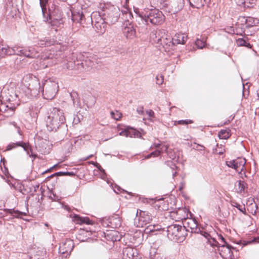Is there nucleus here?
Here are the masks:
<instances>
[{"mask_svg":"<svg viewBox=\"0 0 259 259\" xmlns=\"http://www.w3.org/2000/svg\"><path fill=\"white\" fill-rule=\"evenodd\" d=\"M238 20L241 23V24H245L246 25L247 17L245 16H240Z\"/></svg>","mask_w":259,"mask_h":259,"instance_id":"603ef678","label":"nucleus"},{"mask_svg":"<svg viewBox=\"0 0 259 259\" xmlns=\"http://www.w3.org/2000/svg\"><path fill=\"white\" fill-rule=\"evenodd\" d=\"M160 155V151L159 149H157L154 151L150 153V154L147 155L145 157V159H149L151 157H156Z\"/></svg>","mask_w":259,"mask_h":259,"instance_id":"79ce46f5","label":"nucleus"},{"mask_svg":"<svg viewBox=\"0 0 259 259\" xmlns=\"http://www.w3.org/2000/svg\"><path fill=\"white\" fill-rule=\"evenodd\" d=\"M123 259H141L136 249L126 247L123 249Z\"/></svg>","mask_w":259,"mask_h":259,"instance_id":"a211bd4d","label":"nucleus"},{"mask_svg":"<svg viewBox=\"0 0 259 259\" xmlns=\"http://www.w3.org/2000/svg\"><path fill=\"white\" fill-rule=\"evenodd\" d=\"M21 146L22 147L24 150L27 152V154L29 155L30 157H35V155L31 154L30 155L29 153L32 152V149L30 147L29 145L27 143H25L23 142L22 141L18 142L16 143H10L7 146L6 150H10L13 148H15L16 146Z\"/></svg>","mask_w":259,"mask_h":259,"instance_id":"6ab92c4d","label":"nucleus"},{"mask_svg":"<svg viewBox=\"0 0 259 259\" xmlns=\"http://www.w3.org/2000/svg\"><path fill=\"white\" fill-rule=\"evenodd\" d=\"M236 43L238 47H245L247 48L251 49L252 45L250 44L244 38H239L236 40Z\"/></svg>","mask_w":259,"mask_h":259,"instance_id":"cd10ccee","label":"nucleus"},{"mask_svg":"<svg viewBox=\"0 0 259 259\" xmlns=\"http://www.w3.org/2000/svg\"><path fill=\"white\" fill-rule=\"evenodd\" d=\"M174 40L172 37H161L158 39L157 43L160 45L166 52H170L175 48Z\"/></svg>","mask_w":259,"mask_h":259,"instance_id":"2eb2a0df","label":"nucleus"},{"mask_svg":"<svg viewBox=\"0 0 259 259\" xmlns=\"http://www.w3.org/2000/svg\"><path fill=\"white\" fill-rule=\"evenodd\" d=\"M88 53L83 52L82 53H80L77 55L76 59L77 61H74V65L77 66V69L79 70H81L84 68L83 66V61L87 62L88 59Z\"/></svg>","mask_w":259,"mask_h":259,"instance_id":"aec40b11","label":"nucleus"},{"mask_svg":"<svg viewBox=\"0 0 259 259\" xmlns=\"http://www.w3.org/2000/svg\"><path fill=\"white\" fill-rule=\"evenodd\" d=\"M231 204L232 206L237 208L240 211L244 214H246V209L244 205L241 206L235 201H231Z\"/></svg>","mask_w":259,"mask_h":259,"instance_id":"f704fd0d","label":"nucleus"},{"mask_svg":"<svg viewBox=\"0 0 259 259\" xmlns=\"http://www.w3.org/2000/svg\"><path fill=\"white\" fill-rule=\"evenodd\" d=\"M137 111L139 114H143L144 113V108L143 107H138Z\"/></svg>","mask_w":259,"mask_h":259,"instance_id":"bf43d9fd","label":"nucleus"},{"mask_svg":"<svg viewBox=\"0 0 259 259\" xmlns=\"http://www.w3.org/2000/svg\"><path fill=\"white\" fill-rule=\"evenodd\" d=\"M12 124L15 128H17L18 130H20V127L17 126V123L15 122H13Z\"/></svg>","mask_w":259,"mask_h":259,"instance_id":"338daca9","label":"nucleus"},{"mask_svg":"<svg viewBox=\"0 0 259 259\" xmlns=\"http://www.w3.org/2000/svg\"><path fill=\"white\" fill-rule=\"evenodd\" d=\"M118 233L116 231H110L108 232L107 233H105V236L107 240H110L113 242L117 240H119L118 237L117 236Z\"/></svg>","mask_w":259,"mask_h":259,"instance_id":"c756f323","label":"nucleus"},{"mask_svg":"<svg viewBox=\"0 0 259 259\" xmlns=\"http://www.w3.org/2000/svg\"><path fill=\"white\" fill-rule=\"evenodd\" d=\"M238 188L237 192L242 193L244 192L246 189H247V184L244 181L239 180L238 181Z\"/></svg>","mask_w":259,"mask_h":259,"instance_id":"72a5a7b5","label":"nucleus"},{"mask_svg":"<svg viewBox=\"0 0 259 259\" xmlns=\"http://www.w3.org/2000/svg\"><path fill=\"white\" fill-rule=\"evenodd\" d=\"M194 144L195 145L193 147V148L194 149H195V150H197L198 151H202V150H204L205 149V147L203 145H200L198 144H196V143H194Z\"/></svg>","mask_w":259,"mask_h":259,"instance_id":"de8ad7c7","label":"nucleus"},{"mask_svg":"<svg viewBox=\"0 0 259 259\" xmlns=\"http://www.w3.org/2000/svg\"><path fill=\"white\" fill-rule=\"evenodd\" d=\"M160 229V228L159 227L158 225H150L145 228L144 233L145 234H148Z\"/></svg>","mask_w":259,"mask_h":259,"instance_id":"473e14b6","label":"nucleus"},{"mask_svg":"<svg viewBox=\"0 0 259 259\" xmlns=\"http://www.w3.org/2000/svg\"><path fill=\"white\" fill-rule=\"evenodd\" d=\"M183 227L187 230V232L191 231L192 233H199L203 234V231L198 228V223L194 219H188L185 220L183 223Z\"/></svg>","mask_w":259,"mask_h":259,"instance_id":"dca6fc26","label":"nucleus"},{"mask_svg":"<svg viewBox=\"0 0 259 259\" xmlns=\"http://www.w3.org/2000/svg\"><path fill=\"white\" fill-rule=\"evenodd\" d=\"M154 146L157 148L159 149L160 151V154L165 152L166 153V151H167L168 149V146L165 144H162L160 143L155 144Z\"/></svg>","mask_w":259,"mask_h":259,"instance_id":"4c0bfd02","label":"nucleus"},{"mask_svg":"<svg viewBox=\"0 0 259 259\" xmlns=\"http://www.w3.org/2000/svg\"><path fill=\"white\" fill-rule=\"evenodd\" d=\"M146 114L148 115L149 117H153L154 115V112L152 110H148L146 111Z\"/></svg>","mask_w":259,"mask_h":259,"instance_id":"6e6d98bb","label":"nucleus"},{"mask_svg":"<svg viewBox=\"0 0 259 259\" xmlns=\"http://www.w3.org/2000/svg\"><path fill=\"white\" fill-rule=\"evenodd\" d=\"M82 116L80 114H77L76 115H74L73 119L72 121V124L75 125L78 124L80 121L81 118H82Z\"/></svg>","mask_w":259,"mask_h":259,"instance_id":"c03bdc74","label":"nucleus"},{"mask_svg":"<svg viewBox=\"0 0 259 259\" xmlns=\"http://www.w3.org/2000/svg\"><path fill=\"white\" fill-rule=\"evenodd\" d=\"M13 1H15V0H8L7 3H8L9 5H13Z\"/></svg>","mask_w":259,"mask_h":259,"instance_id":"69168bd1","label":"nucleus"},{"mask_svg":"<svg viewBox=\"0 0 259 259\" xmlns=\"http://www.w3.org/2000/svg\"><path fill=\"white\" fill-rule=\"evenodd\" d=\"M157 5L158 7L161 8L167 7L168 0H156ZM170 5L171 7V13L176 14L180 11L184 6V0H170Z\"/></svg>","mask_w":259,"mask_h":259,"instance_id":"9b49d317","label":"nucleus"},{"mask_svg":"<svg viewBox=\"0 0 259 259\" xmlns=\"http://www.w3.org/2000/svg\"><path fill=\"white\" fill-rule=\"evenodd\" d=\"M62 110L56 107L50 109V113L46 120L48 130H68Z\"/></svg>","mask_w":259,"mask_h":259,"instance_id":"7ed1b4c3","label":"nucleus"},{"mask_svg":"<svg viewBox=\"0 0 259 259\" xmlns=\"http://www.w3.org/2000/svg\"><path fill=\"white\" fill-rule=\"evenodd\" d=\"M65 176H73L74 175V174L73 172H68V171H66V172H65Z\"/></svg>","mask_w":259,"mask_h":259,"instance_id":"0e129e2a","label":"nucleus"},{"mask_svg":"<svg viewBox=\"0 0 259 259\" xmlns=\"http://www.w3.org/2000/svg\"><path fill=\"white\" fill-rule=\"evenodd\" d=\"M102 14L109 25H112L117 22L120 15L119 8L110 3L104 5Z\"/></svg>","mask_w":259,"mask_h":259,"instance_id":"39448f33","label":"nucleus"},{"mask_svg":"<svg viewBox=\"0 0 259 259\" xmlns=\"http://www.w3.org/2000/svg\"><path fill=\"white\" fill-rule=\"evenodd\" d=\"M119 135L130 138H140L141 137V133L139 131H121Z\"/></svg>","mask_w":259,"mask_h":259,"instance_id":"4be33fe9","label":"nucleus"},{"mask_svg":"<svg viewBox=\"0 0 259 259\" xmlns=\"http://www.w3.org/2000/svg\"><path fill=\"white\" fill-rule=\"evenodd\" d=\"M246 4H249L250 5H246V6H247L248 7H252L253 5L254 4V0L247 1V3Z\"/></svg>","mask_w":259,"mask_h":259,"instance_id":"680f3d73","label":"nucleus"},{"mask_svg":"<svg viewBox=\"0 0 259 259\" xmlns=\"http://www.w3.org/2000/svg\"><path fill=\"white\" fill-rule=\"evenodd\" d=\"M226 163L228 167L232 168L237 172L241 173L244 169L246 159L244 158L238 157L235 160L227 161Z\"/></svg>","mask_w":259,"mask_h":259,"instance_id":"4468645a","label":"nucleus"},{"mask_svg":"<svg viewBox=\"0 0 259 259\" xmlns=\"http://www.w3.org/2000/svg\"><path fill=\"white\" fill-rule=\"evenodd\" d=\"M107 24L108 23L106 22H99L92 26L98 33H103L105 32Z\"/></svg>","mask_w":259,"mask_h":259,"instance_id":"393cba45","label":"nucleus"},{"mask_svg":"<svg viewBox=\"0 0 259 259\" xmlns=\"http://www.w3.org/2000/svg\"><path fill=\"white\" fill-rule=\"evenodd\" d=\"M172 39L174 41V44H175V47H176V44H181V38L177 37V34H176Z\"/></svg>","mask_w":259,"mask_h":259,"instance_id":"3c124183","label":"nucleus"},{"mask_svg":"<svg viewBox=\"0 0 259 259\" xmlns=\"http://www.w3.org/2000/svg\"><path fill=\"white\" fill-rule=\"evenodd\" d=\"M227 123V122H224L223 124H213V125H207V127H221L222 126L223 124H226ZM206 125H205L204 126V127H206Z\"/></svg>","mask_w":259,"mask_h":259,"instance_id":"13d9d810","label":"nucleus"},{"mask_svg":"<svg viewBox=\"0 0 259 259\" xmlns=\"http://www.w3.org/2000/svg\"><path fill=\"white\" fill-rule=\"evenodd\" d=\"M13 51L11 47L7 45L0 44V58L5 57L6 56L12 55Z\"/></svg>","mask_w":259,"mask_h":259,"instance_id":"5701e85b","label":"nucleus"},{"mask_svg":"<svg viewBox=\"0 0 259 259\" xmlns=\"http://www.w3.org/2000/svg\"><path fill=\"white\" fill-rule=\"evenodd\" d=\"M176 122L179 124L187 125L193 123V120L190 119L180 120L178 121H175V123Z\"/></svg>","mask_w":259,"mask_h":259,"instance_id":"49530a36","label":"nucleus"},{"mask_svg":"<svg viewBox=\"0 0 259 259\" xmlns=\"http://www.w3.org/2000/svg\"><path fill=\"white\" fill-rule=\"evenodd\" d=\"M30 259H43V258L40 257L39 254H34V255L32 254L30 256Z\"/></svg>","mask_w":259,"mask_h":259,"instance_id":"052dcab7","label":"nucleus"},{"mask_svg":"<svg viewBox=\"0 0 259 259\" xmlns=\"http://www.w3.org/2000/svg\"><path fill=\"white\" fill-rule=\"evenodd\" d=\"M6 211L7 213H9L11 214L12 216L16 218H19L21 215H26V213L25 212H23L19 210H15L14 209H7Z\"/></svg>","mask_w":259,"mask_h":259,"instance_id":"7c9ffc66","label":"nucleus"},{"mask_svg":"<svg viewBox=\"0 0 259 259\" xmlns=\"http://www.w3.org/2000/svg\"><path fill=\"white\" fill-rule=\"evenodd\" d=\"M74 248V243L71 239H66L62 242L59 248V252L62 255V257H67L70 255L71 251Z\"/></svg>","mask_w":259,"mask_h":259,"instance_id":"ddd939ff","label":"nucleus"},{"mask_svg":"<svg viewBox=\"0 0 259 259\" xmlns=\"http://www.w3.org/2000/svg\"><path fill=\"white\" fill-rule=\"evenodd\" d=\"M166 231L168 238L174 241L182 242L188 235L185 227L176 224L167 226Z\"/></svg>","mask_w":259,"mask_h":259,"instance_id":"0eeeda50","label":"nucleus"},{"mask_svg":"<svg viewBox=\"0 0 259 259\" xmlns=\"http://www.w3.org/2000/svg\"><path fill=\"white\" fill-rule=\"evenodd\" d=\"M258 23V20L255 19L252 17H247V21H246V27L247 28L251 27L256 25V24Z\"/></svg>","mask_w":259,"mask_h":259,"instance_id":"2f4dec72","label":"nucleus"},{"mask_svg":"<svg viewBox=\"0 0 259 259\" xmlns=\"http://www.w3.org/2000/svg\"><path fill=\"white\" fill-rule=\"evenodd\" d=\"M108 221L110 223V227L112 228H118L121 224L120 218L117 214L109 217Z\"/></svg>","mask_w":259,"mask_h":259,"instance_id":"412c9836","label":"nucleus"},{"mask_svg":"<svg viewBox=\"0 0 259 259\" xmlns=\"http://www.w3.org/2000/svg\"><path fill=\"white\" fill-rule=\"evenodd\" d=\"M221 241L222 242V244H220L222 248L226 247V249L227 250V251L228 252V253L229 254H231V250L232 248H233V247L231 245H230V244H228L226 242L224 238H223L222 236H221Z\"/></svg>","mask_w":259,"mask_h":259,"instance_id":"c9c22d12","label":"nucleus"},{"mask_svg":"<svg viewBox=\"0 0 259 259\" xmlns=\"http://www.w3.org/2000/svg\"><path fill=\"white\" fill-rule=\"evenodd\" d=\"M124 36L128 39H134L137 36L136 28L132 23H128L124 25L122 29Z\"/></svg>","mask_w":259,"mask_h":259,"instance_id":"f3484780","label":"nucleus"},{"mask_svg":"<svg viewBox=\"0 0 259 259\" xmlns=\"http://www.w3.org/2000/svg\"><path fill=\"white\" fill-rule=\"evenodd\" d=\"M11 96L12 99H6V102L0 101V116L9 117L14 114L16 107L18 105L16 101L17 95L14 94V96Z\"/></svg>","mask_w":259,"mask_h":259,"instance_id":"423d86ee","label":"nucleus"},{"mask_svg":"<svg viewBox=\"0 0 259 259\" xmlns=\"http://www.w3.org/2000/svg\"><path fill=\"white\" fill-rule=\"evenodd\" d=\"M49 0H39L44 21L50 24L52 28L60 27L63 24V14L59 6L52 4L47 9Z\"/></svg>","mask_w":259,"mask_h":259,"instance_id":"f257e3e1","label":"nucleus"},{"mask_svg":"<svg viewBox=\"0 0 259 259\" xmlns=\"http://www.w3.org/2000/svg\"><path fill=\"white\" fill-rule=\"evenodd\" d=\"M124 12L125 13L126 15V18H129L130 19L133 18V15L131 11H129L128 9H126V11H124Z\"/></svg>","mask_w":259,"mask_h":259,"instance_id":"864d4df0","label":"nucleus"},{"mask_svg":"<svg viewBox=\"0 0 259 259\" xmlns=\"http://www.w3.org/2000/svg\"><path fill=\"white\" fill-rule=\"evenodd\" d=\"M134 11L137 15L136 16L146 24L150 22L152 25H161L165 19V16L162 12L157 9H151L142 14L138 13V9Z\"/></svg>","mask_w":259,"mask_h":259,"instance_id":"20e7f679","label":"nucleus"},{"mask_svg":"<svg viewBox=\"0 0 259 259\" xmlns=\"http://www.w3.org/2000/svg\"><path fill=\"white\" fill-rule=\"evenodd\" d=\"M195 45L198 49H201L205 47L206 45V41L203 39H200L199 38H197L196 40H195Z\"/></svg>","mask_w":259,"mask_h":259,"instance_id":"ea45409f","label":"nucleus"},{"mask_svg":"<svg viewBox=\"0 0 259 259\" xmlns=\"http://www.w3.org/2000/svg\"><path fill=\"white\" fill-rule=\"evenodd\" d=\"M254 240L255 242H257V243H259V236H258V237L255 238L254 239Z\"/></svg>","mask_w":259,"mask_h":259,"instance_id":"774afa93","label":"nucleus"},{"mask_svg":"<svg viewBox=\"0 0 259 259\" xmlns=\"http://www.w3.org/2000/svg\"><path fill=\"white\" fill-rule=\"evenodd\" d=\"M156 83L157 84H162L163 82V76L162 75L156 76Z\"/></svg>","mask_w":259,"mask_h":259,"instance_id":"09e8293b","label":"nucleus"},{"mask_svg":"<svg viewBox=\"0 0 259 259\" xmlns=\"http://www.w3.org/2000/svg\"><path fill=\"white\" fill-rule=\"evenodd\" d=\"M49 198L52 199L53 201H58L59 200L58 196H56L54 194H51L49 196Z\"/></svg>","mask_w":259,"mask_h":259,"instance_id":"4d7b16f0","label":"nucleus"},{"mask_svg":"<svg viewBox=\"0 0 259 259\" xmlns=\"http://www.w3.org/2000/svg\"><path fill=\"white\" fill-rule=\"evenodd\" d=\"M177 37L181 38V44H184L187 40V36L184 33H178L177 34Z\"/></svg>","mask_w":259,"mask_h":259,"instance_id":"a18cd8bd","label":"nucleus"},{"mask_svg":"<svg viewBox=\"0 0 259 259\" xmlns=\"http://www.w3.org/2000/svg\"><path fill=\"white\" fill-rule=\"evenodd\" d=\"M71 12V20L74 23H79L83 27H88L89 25L98 23L99 22H106L104 17L100 12L83 13L82 10L73 9Z\"/></svg>","mask_w":259,"mask_h":259,"instance_id":"f03ea898","label":"nucleus"},{"mask_svg":"<svg viewBox=\"0 0 259 259\" xmlns=\"http://www.w3.org/2000/svg\"><path fill=\"white\" fill-rule=\"evenodd\" d=\"M55 53H50L48 56L41 57L36 61V65L37 66V69H45L57 63L56 59L55 57Z\"/></svg>","mask_w":259,"mask_h":259,"instance_id":"f8f14e48","label":"nucleus"},{"mask_svg":"<svg viewBox=\"0 0 259 259\" xmlns=\"http://www.w3.org/2000/svg\"><path fill=\"white\" fill-rule=\"evenodd\" d=\"M36 46L40 48L49 47L54 46L53 49H56L55 58H58L61 55L62 52L64 50V47L61 45V43L58 42L53 37H45L37 40Z\"/></svg>","mask_w":259,"mask_h":259,"instance_id":"1a4fd4ad","label":"nucleus"},{"mask_svg":"<svg viewBox=\"0 0 259 259\" xmlns=\"http://www.w3.org/2000/svg\"><path fill=\"white\" fill-rule=\"evenodd\" d=\"M39 92H41L43 95L45 92L46 94H50L52 97L55 95L58 88V83L50 78L42 80L41 84L39 82Z\"/></svg>","mask_w":259,"mask_h":259,"instance_id":"9d476101","label":"nucleus"},{"mask_svg":"<svg viewBox=\"0 0 259 259\" xmlns=\"http://www.w3.org/2000/svg\"><path fill=\"white\" fill-rule=\"evenodd\" d=\"M166 153L169 157L172 160H177L178 159L179 156L176 153L174 150L168 148L167 151H166Z\"/></svg>","mask_w":259,"mask_h":259,"instance_id":"e433bc0d","label":"nucleus"},{"mask_svg":"<svg viewBox=\"0 0 259 259\" xmlns=\"http://www.w3.org/2000/svg\"><path fill=\"white\" fill-rule=\"evenodd\" d=\"M97 167H98V168L99 169H100V170L101 171H102V172H105L104 169H103V168L101 167V166L99 164H98L97 165Z\"/></svg>","mask_w":259,"mask_h":259,"instance_id":"e2e57ef3","label":"nucleus"},{"mask_svg":"<svg viewBox=\"0 0 259 259\" xmlns=\"http://www.w3.org/2000/svg\"><path fill=\"white\" fill-rule=\"evenodd\" d=\"M73 221L77 224H91V221L88 217H81L77 214H74L73 217Z\"/></svg>","mask_w":259,"mask_h":259,"instance_id":"a878e982","label":"nucleus"},{"mask_svg":"<svg viewBox=\"0 0 259 259\" xmlns=\"http://www.w3.org/2000/svg\"><path fill=\"white\" fill-rule=\"evenodd\" d=\"M65 174L66 173L65 172L59 171V172H56L55 174L52 175L50 177L52 178L55 176H65Z\"/></svg>","mask_w":259,"mask_h":259,"instance_id":"5fc2aeb1","label":"nucleus"},{"mask_svg":"<svg viewBox=\"0 0 259 259\" xmlns=\"http://www.w3.org/2000/svg\"><path fill=\"white\" fill-rule=\"evenodd\" d=\"M110 114L112 118L116 121L119 120L122 116V114L117 110L111 111Z\"/></svg>","mask_w":259,"mask_h":259,"instance_id":"a19ab883","label":"nucleus"},{"mask_svg":"<svg viewBox=\"0 0 259 259\" xmlns=\"http://www.w3.org/2000/svg\"><path fill=\"white\" fill-rule=\"evenodd\" d=\"M116 130H137L136 128L124 124H117Z\"/></svg>","mask_w":259,"mask_h":259,"instance_id":"37998d69","label":"nucleus"},{"mask_svg":"<svg viewBox=\"0 0 259 259\" xmlns=\"http://www.w3.org/2000/svg\"><path fill=\"white\" fill-rule=\"evenodd\" d=\"M13 51L12 55H18L24 56L28 58H37L39 56V52L35 47H21L19 46H15L11 47Z\"/></svg>","mask_w":259,"mask_h":259,"instance_id":"6e6552de","label":"nucleus"},{"mask_svg":"<svg viewBox=\"0 0 259 259\" xmlns=\"http://www.w3.org/2000/svg\"><path fill=\"white\" fill-rule=\"evenodd\" d=\"M139 220L145 224L149 223L152 220V216L147 211L140 210Z\"/></svg>","mask_w":259,"mask_h":259,"instance_id":"b1692460","label":"nucleus"},{"mask_svg":"<svg viewBox=\"0 0 259 259\" xmlns=\"http://www.w3.org/2000/svg\"><path fill=\"white\" fill-rule=\"evenodd\" d=\"M74 106H78L80 105V99L78 93L75 91H72L70 93Z\"/></svg>","mask_w":259,"mask_h":259,"instance_id":"c85d7f7f","label":"nucleus"},{"mask_svg":"<svg viewBox=\"0 0 259 259\" xmlns=\"http://www.w3.org/2000/svg\"><path fill=\"white\" fill-rule=\"evenodd\" d=\"M230 131H220L218 134V136L220 139H227L230 137L231 134Z\"/></svg>","mask_w":259,"mask_h":259,"instance_id":"58836bf2","label":"nucleus"},{"mask_svg":"<svg viewBox=\"0 0 259 259\" xmlns=\"http://www.w3.org/2000/svg\"><path fill=\"white\" fill-rule=\"evenodd\" d=\"M108 221V218H104L101 221V224L104 227H110V223Z\"/></svg>","mask_w":259,"mask_h":259,"instance_id":"8fccbe9b","label":"nucleus"},{"mask_svg":"<svg viewBox=\"0 0 259 259\" xmlns=\"http://www.w3.org/2000/svg\"><path fill=\"white\" fill-rule=\"evenodd\" d=\"M189 2L191 7L197 9L203 7L206 3V0H189Z\"/></svg>","mask_w":259,"mask_h":259,"instance_id":"bb28decb","label":"nucleus"}]
</instances>
